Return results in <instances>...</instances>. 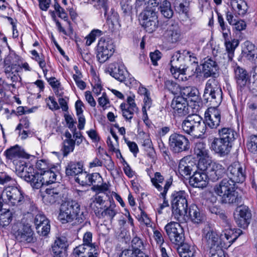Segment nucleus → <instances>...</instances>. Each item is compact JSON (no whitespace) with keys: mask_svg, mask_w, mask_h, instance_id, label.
Masks as SVG:
<instances>
[{"mask_svg":"<svg viewBox=\"0 0 257 257\" xmlns=\"http://www.w3.org/2000/svg\"><path fill=\"white\" fill-rule=\"evenodd\" d=\"M181 127L183 132L191 136L205 134V125L202 118L196 114H189L183 120Z\"/></svg>","mask_w":257,"mask_h":257,"instance_id":"obj_3","label":"nucleus"},{"mask_svg":"<svg viewBox=\"0 0 257 257\" xmlns=\"http://www.w3.org/2000/svg\"><path fill=\"white\" fill-rule=\"evenodd\" d=\"M158 9L162 15L167 19H170L173 16L174 12L171 8V3L168 0L161 3Z\"/></svg>","mask_w":257,"mask_h":257,"instance_id":"obj_37","label":"nucleus"},{"mask_svg":"<svg viewBox=\"0 0 257 257\" xmlns=\"http://www.w3.org/2000/svg\"><path fill=\"white\" fill-rule=\"evenodd\" d=\"M189 214L192 221L194 223H200L204 220L203 215L200 213L196 206H192L190 208Z\"/></svg>","mask_w":257,"mask_h":257,"instance_id":"obj_35","label":"nucleus"},{"mask_svg":"<svg viewBox=\"0 0 257 257\" xmlns=\"http://www.w3.org/2000/svg\"><path fill=\"white\" fill-rule=\"evenodd\" d=\"M207 257H228L225 254L221 248H218V249H212L209 251L207 253Z\"/></svg>","mask_w":257,"mask_h":257,"instance_id":"obj_62","label":"nucleus"},{"mask_svg":"<svg viewBox=\"0 0 257 257\" xmlns=\"http://www.w3.org/2000/svg\"><path fill=\"white\" fill-rule=\"evenodd\" d=\"M218 133L219 137L230 145H232V143L237 137L235 131L230 127H223L219 129Z\"/></svg>","mask_w":257,"mask_h":257,"instance_id":"obj_33","label":"nucleus"},{"mask_svg":"<svg viewBox=\"0 0 257 257\" xmlns=\"http://www.w3.org/2000/svg\"><path fill=\"white\" fill-rule=\"evenodd\" d=\"M73 78L78 88L83 90L86 87L85 83L81 80V74L79 71H76V74H73Z\"/></svg>","mask_w":257,"mask_h":257,"instance_id":"obj_56","label":"nucleus"},{"mask_svg":"<svg viewBox=\"0 0 257 257\" xmlns=\"http://www.w3.org/2000/svg\"><path fill=\"white\" fill-rule=\"evenodd\" d=\"M165 87L169 91L174 94H177L178 92H180L181 88L179 85L176 83L171 80H166L165 83Z\"/></svg>","mask_w":257,"mask_h":257,"instance_id":"obj_46","label":"nucleus"},{"mask_svg":"<svg viewBox=\"0 0 257 257\" xmlns=\"http://www.w3.org/2000/svg\"><path fill=\"white\" fill-rule=\"evenodd\" d=\"M7 78L8 80H10L12 83H9L8 82L3 81V84L4 85H6L7 87H9L10 86H12L13 88H15V84H13L14 82H17L19 81V79L20 78V76L18 74V73L16 74H7Z\"/></svg>","mask_w":257,"mask_h":257,"instance_id":"obj_55","label":"nucleus"},{"mask_svg":"<svg viewBox=\"0 0 257 257\" xmlns=\"http://www.w3.org/2000/svg\"><path fill=\"white\" fill-rule=\"evenodd\" d=\"M21 70H22V67L19 65L16 64L9 65H5V72L6 75L18 73Z\"/></svg>","mask_w":257,"mask_h":257,"instance_id":"obj_53","label":"nucleus"},{"mask_svg":"<svg viewBox=\"0 0 257 257\" xmlns=\"http://www.w3.org/2000/svg\"><path fill=\"white\" fill-rule=\"evenodd\" d=\"M97 58L100 63H104L113 54L114 45L111 40H106L101 38L97 45Z\"/></svg>","mask_w":257,"mask_h":257,"instance_id":"obj_13","label":"nucleus"},{"mask_svg":"<svg viewBox=\"0 0 257 257\" xmlns=\"http://www.w3.org/2000/svg\"><path fill=\"white\" fill-rule=\"evenodd\" d=\"M171 106L176 114L180 116H186L190 113L192 108L187 103V100L183 97H175L172 102Z\"/></svg>","mask_w":257,"mask_h":257,"instance_id":"obj_17","label":"nucleus"},{"mask_svg":"<svg viewBox=\"0 0 257 257\" xmlns=\"http://www.w3.org/2000/svg\"><path fill=\"white\" fill-rule=\"evenodd\" d=\"M42 175L43 181L44 185H49L54 183L56 180L57 174L52 168H51L47 171H44V172L40 173Z\"/></svg>","mask_w":257,"mask_h":257,"instance_id":"obj_38","label":"nucleus"},{"mask_svg":"<svg viewBox=\"0 0 257 257\" xmlns=\"http://www.w3.org/2000/svg\"><path fill=\"white\" fill-rule=\"evenodd\" d=\"M5 155L7 159L13 161L21 158L26 159H29L30 158V155L26 153L18 145H16L7 149L5 152Z\"/></svg>","mask_w":257,"mask_h":257,"instance_id":"obj_28","label":"nucleus"},{"mask_svg":"<svg viewBox=\"0 0 257 257\" xmlns=\"http://www.w3.org/2000/svg\"><path fill=\"white\" fill-rule=\"evenodd\" d=\"M218 105H211L205 112L204 121L205 125V134L209 132L207 127L211 129H216L220 125L221 112L217 108Z\"/></svg>","mask_w":257,"mask_h":257,"instance_id":"obj_10","label":"nucleus"},{"mask_svg":"<svg viewBox=\"0 0 257 257\" xmlns=\"http://www.w3.org/2000/svg\"><path fill=\"white\" fill-rule=\"evenodd\" d=\"M120 108L122 112V114L123 117L126 121L131 122V119L135 113H137L138 109L133 110V108L127 107L125 103H121L120 105Z\"/></svg>","mask_w":257,"mask_h":257,"instance_id":"obj_40","label":"nucleus"},{"mask_svg":"<svg viewBox=\"0 0 257 257\" xmlns=\"http://www.w3.org/2000/svg\"><path fill=\"white\" fill-rule=\"evenodd\" d=\"M173 213L179 221L180 217L187 214L188 204L184 191H175L171 195Z\"/></svg>","mask_w":257,"mask_h":257,"instance_id":"obj_6","label":"nucleus"},{"mask_svg":"<svg viewBox=\"0 0 257 257\" xmlns=\"http://www.w3.org/2000/svg\"><path fill=\"white\" fill-rule=\"evenodd\" d=\"M74 254L77 257H97L96 246L80 245L74 248Z\"/></svg>","mask_w":257,"mask_h":257,"instance_id":"obj_25","label":"nucleus"},{"mask_svg":"<svg viewBox=\"0 0 257 257\" xmlns=\"http://www.w3.org/2000/svg\"><path fill=\"white\" fill-rule=\"evenodd\" d=\"M235 78L238 87L241 89L244 87L249 80L247 71L243 68L237 66L234 69Z\"/></svg>","mask_w":257,"mask_h":257,"instance_id":"obj_29","label":"nucleus"},{"mask_svg":"<svg viewBox=\"0 0 257 257\" xmlns=\"http://www.w3.org/2000/svg\"><path fill=\"white\" fill-rule=\"evenodd\" d=\"M238 209V215H240L241 218L243 217L244 218H246L247 219L250 220L251 214L247 207L245 206H240Z\"/></svg>","mask_w":257,"mask_h":257,"instance_id":"obj_59","label":"nucleus"},{"mask_svg":"<svg viewBox=\"0 0 257 257\" xmlns=\"http://www.w3.org/2000/svg\"><path fill=\"white\" fill-rule=\"evenodd\" d=\"M165 229L170 241L173 243L179 245L183 243L184 240L183 229L179 223L171 222L165 226Z\"/></svg>","mask_w":257,"mask_h":257,"instance_id":"obj_12","label":"nucleus"},{"mask_svg":"<svg viewBox=\"0 0 257 257\" xmlns=\"http://www.w3.org/2000/svg\"><path fill=\"white\" fill-rule=\"evenodd\" d=\"M232 145L224 141L220 137L213 138L210 145V149L220 156L227 155L230 150Z\"/></svg>","mask_w":257,"mask_h":257,"instance_id":"obj_18","label":"nucleus"},{"mask_svg":"<svg viewBox=\"0 0 257 257\" xmlns=\"http://www.w3.org/2000/svg\"><path fill=\"white\" fill-rule=\"evenodd\" d=\"M246 147L249 152L257 154V135H251L248 137Z\"/></svg>","mask_w":257,"mask_h":257,"instance_id":"obj_42","label":"nucleus"},{"mask_svg":"<svg viewBox=\"0 0 257 257\" xmlns=\"http://www.w3.org/2000/svg\"><path fill=\"white\" fill-rule=\"evenodd\" d=\"M16 169L19 176L21 177V174H23L27 170L33 171V167L30 165H27L25 163H23L20 165H17Z\"/></svg>","mask_w":257,"mask_h":257,"instance_id":"obj_57","label":"nucleus"},{"mask_svg":"<svg viewBox=\"0 0 257 257\" xmlns=\"http://www.w3.org/2000/svg\"><path fill=\"white\" fill-rule=\"evenodd\" d=\"M202 162L199 164V169L205 171L208 178L212 181H216L222 177L226 170L221 164L216 162H208L205 165H202Z\"/></svg>","mask_w":257,"mask_h":257,"instance_id":"obj_11","label":"nucleus"},{"mask_svg":"<svg viewBox=\"0 0 257 257\" xmlns=\"http://www.w3.org/2000/svg\"><path fill=\"white\" fill-rule=\"evenodd\" d=\"M215 78L208 79L203 94L204 99L210 105H219L222 101V90Z\"/></svg>","mask_w":257,"mask_h":257,"instance_id":"obj_5","label":"nucleus"},{"mask_svg":"<svg viewBox=\"0 0 257 257\" xmlns=\"http://www.w3.org/2000/svg\"><path fill=\"white\" fill-rule=\"evenodd\" d=\"M67 246L68 244L65 238H58L52 245V250L56 255H58L65 251Z\"/></svg>","mask_w":257,"mask_h":257,"instance_id":"obj_34","label":"nucleus"},{"mask_svg":"<svg viewBox=\"0 0 257 257\" xmlns=\"http://www.w3.org/2000/svg\"><path fill=\"white\" fill-rule=\"evenodd\" d=\"M190 162H187L185 158L181 159L178 166V171L182 176H188L191 174L192 168L190 165Z\"/></svg>","mask_w":257,"mask_h":257,"instance_id":"obj_39","label":"nucleus"},{"mask_svg":"<svg viewBox=\"0 0 257 257\" xmlns=\"http://www.w3.org/2000/svg\"><path fill=\"white\" fill-rule=\"evenodd\" d=\"M189 140L183 135L174 133L169 138L170 150L175 153H180L189 149Z\"/></svg>","mask_w":257,"mask_h":257,"instance_id":"obj_9","label":"nucleus"},{"mask_svg":"<svg viewBox=\"0 0 257 257\" xmlns=\"http://www.w3.org/2000/svg\"><path fill=\"white\" fill-rule=\"evenodd\" d=\"M32 177V181L28 182L30 183L31 186L33 188L38 189L44 185V182L42 179V175H41L40 173H35Z\"/></svg>","mask_w":257,"mask_h":257,"instance_id":"obj_44","label":"nucleus"},{"mask_svg":"<svg viewBox=\"0 0 257 257\" xmlns=\"http://www.w3.org/2000/svg\"><path fill=\"white\" fill-rule=\"evenodd\" d=\"M37 232L40 235L46 236L47 235L50 230V225L49 221L46 222H43V224H41L38 226H36Z\"/></svg>","mask_w":257,"mask_h":257,"instance_id":"obj_47","label":"nucleus"},{"mask_svg":"<svg viewBox=\"0 0 257 257\" xmlns=\"http://www.w3.org/2000/svg\"><path fill=\"white\" fill-rule=\"evenodd\" d=\"M154 238L157 243L160 246L164 245V239L163 233L158 230H154Z\"/></svg>","mask_w":257,"mask_h":257,"instance_id":"obj_63","label":"nucleus"},{"mask_svg":"<svg viewBox=\"0 0 257 257\" xmlns=\"http://www.w3.org/2000/svg\"><path fill=\"white\" fill-rule=\"evenodd\" d=\"M75 147V141L73 139H66L63 142L62 149L64 156H67L70 152L73 151Z\"/></svg>","mask_w":257,"mask_h":257,"instance_id":"obj_43","label":"nucleus"},{"mask_svg":"<svg viewBox=\"0 0 257 257\" xmlns=\"http://www.w3.org/2000/svg\"><path fill=\"white\" fill-rule=\"evenodd\" d=\"M219 67L215 60L207 58L202 64V72L204 77L216 78L218 76Z\"/></svg>","mask_w":257,"mask_h":257,"instance_id":"obj_21","label":"nucleus"},{"mask_svg":"<svg viewBox=\"0 0 257 257\" xmlns=\"http://www.w3.org/2000/svg\"><path fill=\"white\" fill-rule=\"evenodd\" d=\"M12 220L11 213L9 212L1 214L0 215V225L5 227L8 226Z\"/></svg>","mask_w":257,"mask_h":257,"instance_id":"obj_54","label":"nucleus"},{"mask_svg":"<svg viewBox=\"0 0 257 257\" xmlns=\"http://www.w3.org/2000/svg\"><path fill=\"white\" fill-rule=\"evenodd\" d=\"M110 74L115 79L120 82H123L127 85L126 79L127 75V71L123 70L118 64H111L109 67Z\"/></svg>","mask_w":257,"mask_h":257,"instance_id":"obj_30","label":"nucleus"},{"mask_svg":"<svg viewBox=\"0 0 257 257\" xmlns=\"http://www.w3.org/2000/svg\"><path fill=\"white\" fill-rule=\"evenodd\" d=\"M164 180V178L160 172L155 173L154 177L151 178V182L153 185L159 191L161 192L160 195L165 199L166 193L172 184V179L170 178L167 180L166 181L164 187H162L159 183H162Z\"/></svg>","mask_w":257,"mask_h":257,"instance_id":"obj_22","label":"nucleus"},{"mask_svg":"<svg viewBox=\"0 0 257 257\" xmlns=\"http://www.w3.org/2000/svg\"><path fill=\"white\" fill-rule=\"evenodd\" d=\"M181 97L185 98V100L189 99L191 101L196 102L198 99L199 91L198 89L192 86H186L181 88Z\"/></svg>","mask_w":257,"mask_h":257,"instance_id":"obj_31","label":"nucleus"},{"mask_svg":"<svg viewBox=\"0 0 257 257\" xmlns=\"http://www.w3.org/2000/svg\"><path fill=\"white\" fill-rule=\"evenodd\" d=\"M243 55L251 62H254L257 59V52L256 50H253L252 51H243Z\"/></svg>","mask_w":257,"mask_h":257,"instance_id":"obj_64","label":"nucleus"},{"mask_svg":"<svg viewBox=\"0 0 257 257\" xmlns=\"http://www.w3.org/2000/svg\"><path fill=\"white\" fill-rule=\"evenodd\" d=\"M110 204L109 206L106 207L104 209L100 207H96V209L93 207L94 203H91L90 207L94 211L96 216L99 218H103L105 220H109L111 221L117 213L116 209V205L113 199H110Z\"/></svg>","mask_w":257,"mask_h":257,"instance_id":"obj_15","label":"nucleus"},{"mask_svg":"<svg viewBox=\"0 0 257 257\" xmlns=\"http://www.w3.org/2000/svg\"><path fill=\"white\" fill-rule=\"evenodd\" d=\"M144 106L143 107V112L145 118H148L147 110L149 109L151 106L152 100L149 95H146L144 98Z\"/></svg>","mask_w":257,"mask_h":257,"instance_id":"obj_58","label":"nucleus"},{"mask_svg":"<svg viewBox=\"0 0 257 257\" xmlns=\"http://www.w3.org/2000/svg\"><path fill=\"white\" fill-rule=\"evenodd\" d=\"M119 257H149L144 253H140V254L131 249H125L122 251Z\"/></svg>","mask_w":257,"mask_h":257,"instance_id":"obj_50","label":"nucleus"},{"mask_svg":"<svg viewBox=\"0 0 257 257\" xmlns=\"http://www.w3.org/2000/svg\"><path fill=\"white\" fill-rule=\"evenodd\" d=\"M193 152L194 155L199 160L198 163L199 169L200 162H202V165H205L206 163L209 162V151L204 143L199 142L195 143Z\"/></svg>","mask_w":257,"mask_h":257,"instance_id":"obj_19","label":"nucleus"},{"mask_svg":"<svg viewBox=\"0 0 257 257\" xmlns=\"http://www.w3.org/2000/svg\"><path fill=\"white\" fill-rule=\"evenodd\" d=\"M89 174L86 172H83V171L79 174H78V176L75 177V180L76 182L78 183L82 186H87Z\"/></svg>","mask_w":257,"mask_h":257,"instance_id":"obj_51","label":"nucleus"},{"mask_svg":"<svg viewBox=\"0 0 257 257\" xmlns=\"http://www.w3.org/2000/svg\"><path fill=\"white\" fill-rule=\"evenodd\" d=\"M230 4L236 16H243L246 13L248 6L244 0H231Z\"/></svg>","mask_w":257,"mask_h":257,"instance_id":"obj_32","label":"nucleus"},{"mask_svg":"<svg viewBox=\"0 0 257 257\" xmlns=\"http://www.w3.org/2000/svg\"><path fill=\"white\" fill-rule=\"evenodd\" d=\"M234 218L237 225L243 228L246 227L249 224L250 220L249 219H247L246 218H244L243 217L241 218V216L238 214L235 215Z\"/></svg>","mask_w":257,"mask_h":257,"instance_id":"obj_61","label":"nucleus"},{"mask_svg":"<svg viewBox=\"0 0 257 257\" xmlns=\"http://www.w3.org/2000/svg\"><path fill=\"white\" fill-rule=\"evenodd\" d=\"M15 238L17 241L23 243H31L35 241L34 232L30 226L24 225L15 233Z\"/></svg>","mask_w":257,"mask_h":257,"instance_id":"obj_23","label":"nucleus"},{"mask_svg":"<svg viewBox=\"0 0 257 257\" xmlns=\"http://www.w3.org/2000/svg\"><path fill=\"white\" fill-rule=\"evenodd\" d=\"M0 198L5 200L10 205L19 206L25 201L24 193L18 187L9 186L3 189Z\"/></svg>","mask_w":257,"mask_h":257,"instance_id":"obj_8","label":"nucleus"},{"mask_svg":"<svg viewBox=\"0 0 257 257\" xmlns=\"http://www.w3.org/2000/svg\"><path fill=\"white\" fill-rule=\"evenodd\" d=\"M195 172L189 179V184L193 187L203 188L208 184V177L205 171Z\"/></svg>","mask_w":257,"mask_h":257,"instance_id":"obj_24","label":"nucleus"},{"mask_svg":"<svg viewBox=\"0 0 257 257\" xmlns=\"http://www.w3.org/2000/svg\"><path fill=\"white\" fill-rule=\"evenodd\" d=\"M61 187L47 188L44 192H42L43 200L46 204H53L58 201L60 198Z\"/></svg>","mask_w":257,"mask_h":257,"instance_id":"obj_20","label":"nucleus"},{"mask_svg":"<svg viewBox=\"0 0 257 257\" xmlns=\"http://www.w3.org/2000/svg\"><path fill=\"white\" fill-rule=\"evenodd\" d=\"M235 184L228 178H224L215 185L214 191L221 197L223 203H235L237 205L241 203V197L238 196V192L235 190Z\"/></svg>","mask_w":257,"mask_h":257,"instance_id":"obj_2","label":"nucleus"},{"mask_svg":"<svg viewBox=\"0 0 257 257\" xmlns=\"http://www.w3.org/2000/svg\"><path fill=\"white\" fill-rule=\"evenodd\" d=\"M181 31L178 24L173 23L169 25L165 36L169 42L176 43L181 39Z\"/></svg>","mask_w":257,"mask_h":257,"instance_id":"obj_26","label":"nucleus"},{"mask_svg":"<svg viewBox=\"0 0 257 257\" xmlns=\"http://www.w3.org/2000/svg\"><path fill=\"white\" fill-rule=\"evenodd\" d=\"M239 41L237 40L233 39L231 42L230 41H225L226 50L228 53V57L230 59H232L235 49L238 45Z\"/></svg>","mask_w":257,"mask_h":257,"instance_id":"obj_45","label":"nucleus"},{"mask_svg":"<svg viewBox=\"0 0 257 257\" xmlns=\"http://www.w3.org/2000/svg\"><path fill=\"white\" fill-rule=\"evenodd\" d=\"M94 7L98 10H102L104 15L106 14L108 9V0H92Z\"/></svg>","mask_w":257,"mask_h":257,"instance_id":"obj_49","label":"nucleus"},{"mask_svg":"<svg viewBox=\"0 0 257 257\" xmlns=\"http://www.w3.org/2000/svg\"><path fill=\"white\" fill-rule=\"evenodd\" d=\"M184 58L181 56L180 53H176L171 58L170 61L171 68L170 71L173 77L179 81L187 80V77L184 78L185 75H188V77L194 75L197 70L196 67L195 71L192 70L191 74L189 73L190 68L189 67H185L184 65Z\"/></svg>","mask_w":257,"mask_h":257,"instance_id":"obj_4","label":"nucleus"},{"mask_svg":"<svg viewBox=\"0 0 257 257\" xmlns=\"http://www.w3.org/2000/svg\"><path fill=\"white\" fill-rule=\"evenodd\" d=\"M140 22L146 31L152 33L158 26V20L156 8L146 7L139 16Z\"/></svg>","mask_w":257,"mask_h":257,"instance_id":"obj_7","label":"nucleus"},{"mask_svg":"<svg viewBox=\"0 0 257 257\" xmlns=\"http://www.w3.org/2000/svg\"><path fill=\"white\" fill-rule=\"evenodd\" d=\"M131 243L132 248L131 250H135L139 254H140V253H144L142 250L144 249V244L140 237L137 236L134 237Z\"/></svg>","mask_w":257,"mask_h":257,"instance_id":"obj_41","label":"nucleus"},{"mask_svg":"<svg viewBox=\"0 0 257 257\" xmlns=\"http://www.w3.org/2000/svg\"><path fill=\"white\" fill-rule=\"evenodd\" d=\"M83 166L80 163L71 162L66 169V174L68 176H78L83 171Z\"/></svg>","mask_w":257,"mask_h":257,"instance_id":"obj_36","label":"nucleus"},{"mask_svg":"<svg viewBox=\"0 0 257 257\" xmlns=\"http://www.w3.org/2000/svg\"><path fill=\"white\" fill-rule=\"evenodd\" d=\"M203 241L208 249L207 252L212 249L216 250L218 248H221L219 246L218 235L209 226L205 230Z\"/></svg>","mask_w":257,"mask_h":257,"instance_id":"obj_16","label":"nucleus"},{"mask_svg":"<svg viewBox=\"0 0 257 257\" xmlns=\"http://www.w3.org/2000/svg\"><path fill=\"white\" fill-rule=\"evenodd\" d=\"M87 186H91V185L97 184L98 183H101L102 182V178L100 175L97 173H94L92 174H89Z\"/></svg>","mask_w":257,"mask_h":257,"instance_id":"obj_52","label":"nucleus"},{"mask_svg":"<svg viewBox=\"0 0 257 257\" xmlns=\"http://www.w3.org/2000/svg\"><path fill=\"white\" fill-rule=\"evenodd\" d=\"M242 234V231L239 229H236L234 232L231 229L226 230L225 232L221 233L220 236L221 239L224 241L223 247L225 248L229 247Z\"/></svg>","mask_w":257,"mask_h":257,"instance_id":"obj_27","label":"nucleus"},{"mask_svg":"<svg viewBox=\"0 0 257 257\" xmlns=\"http://www.w3.org/2000/svg\"><path fill=\"white\" fill-rule=\"evenodd\" d=\"M49 221V220L46 218L45 215L43 213L39 212L36 214L34 219V223L35 227L41 224H43V222H46Z\"/></svg>","mask_w":257,"mask_h":257,"instance_id":"obj_60","label":"nucleus"},{"mask_svg":"<svg viewBox=\"0 0 257 257\" xmlns=\"http://www.w3.org/2000/svg\"><path fill=\"white\" fill-rule=\"evenodd\" d=\"M85 218L80 205L75 200H68L61 204L58 219L63 223L73 221L74 219L81 222Z\"/></svg>","mask_w":257,"mask_h":257,"instance_id":"obj_1","label":"nucleus"},{"mask_svg":"<svg viewBox=\"0 0 257 257\" xmlns=\"http://www.w3.org/2000/svg\"><path fill=\"white\" fill-rule=\"evenodd\" d=\"M102 34V31L98 29H94L92 30L91 33L85 38L86 39V45L90 46L95 40L97 37H99Z\"/></svg>","mask_w":257,"mask_h":257,"instance_id":"obj_48","label":"nucleus"},{"mask_svg":"<svg viewBox=\"0 0 257 257\" xmlns=\"http://www.w3.org/2000/svg\"><path fill=\"white\" fill-rule=\"evenodd\" d=\"M228 178L235 184L242 183L246 178L245 169L238 162L232 163L226 170Z\"/></svg>","mask_w":257,"mask_h":257,"instance_id":"obj_14","label":"nucleus"}]
</instances>
